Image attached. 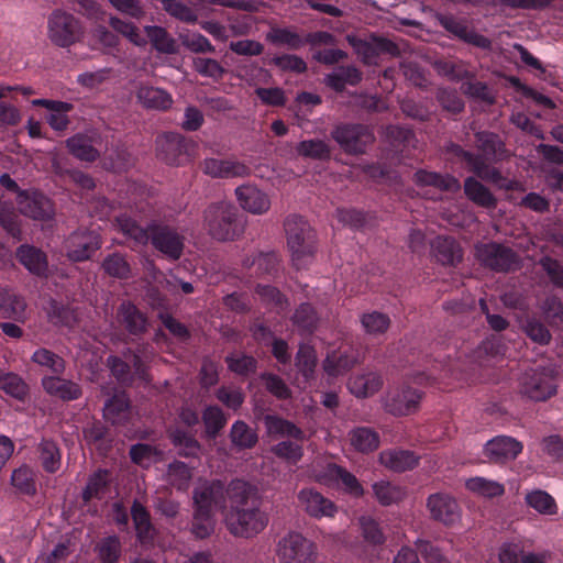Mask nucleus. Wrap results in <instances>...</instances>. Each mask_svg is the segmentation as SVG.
I'll list each match as a JSON object with an SVG mask.
<instances>
[{"label": "nucleus", "instance_id": "obj_43", "mask_svg": "<svg viewBox=\"0 0 563 563\" xmlns=\"http://www.w3.org/2000/svg\"><path fill=\"white\" fill-rule=\"evenodd\" d=\"M214 527L216 519L213 512L195 507L191 523L192 534L199 539L208 538L214 531Z\"/></svg>", "mask_w": 563, "mask_h": 563}, {"label": "nucleus", "instance_id": "obj_58", "mask_svg": "<svg viewBox=\"0 0 563 563\" xmlns=\"http://www.w3.org/2000/svg\"><path fill=\"white\" fill-rule=\"evenodd\" d=\"M104 272L115 278H129L131 267L123 255L113 253L107 256L102 263Z\"/></svg>", "mask_w": 563, "mask_h": 563}, {"label": "nucleus", "instance_id": "obj_47", "mask_svg": "<svg viewBox=\"0 0 563 563\" xmlns=\"http://www.w3.org/2000/svg\"><path fill=\"white\" fill-rule=\"evenodd\" d=\"M145 32L153 47L164 54H174L177 52L175 40L161 26H145Z\"/></svg>", "mask_w": 563, "mask_h": 563}, {"label": "nucleus", "instance_id": "obj_18", "mask_svg": "<svg viewBox=\"0 0 563 563\" xmlns=\"http://www.w3.org/2000/svg\"><path fill=\"white\" fill-rule=\"evenodd\" d=\"M224 494L227 489L220 481L201 482L194 490V506L213 512L214 508L223 503Z\"/></svg>", "mask_w": 563, "mask_h": 563}, {"label": "nucleus", "instance_id": "obj_49", "mask_svg": "<svg viewBox=\"0 0 563 563\" xmlns=\"http://www.w3.org/2000/svg\"><path fill=\"white\" fill-rule=\"evenodd\" d=\"M111 481V475L108 471L98 470L88 479L82 497L86 501L91 498H100L103 496L108 484Z\"/></svg>", "mask_w": 563, "mask_h": 563}, {"label": "nucleus", "instance_id": "obj_31", "mask_svg": "<svg viewBox=\"0 0 563 563\" xmlns=\"http://www.w3.org/2000/svg\"><path fill=\"white\" fill-rule=\"evenodd\" d=\"M131 515L136 531V537L142 543L153 542L156 530L151 522V516L143 505L134 501Z\"/></svg>", "mask_w": 563, "mask_h": 563}, {"label": "nucleus", "instance_id": "obj_40", "mask_svg": "<svg viewBox=\"0 0 563 563\" xmlns=\"http://www.w3.org/2000/svg\"><path fill=\"white\" fill-rule=\"evenodd\" d=\"M526 504L543 516H554L558 514V505L554 498L547 492L536 489L526 494Z\"/></svg>", "mask_w": 563, "mask_h": 563}, {"label": "nucleus", "instance_id": "obj_16", "mask_svg": "<svg viewBox=\"0 0 563 563\" xmlns=\"http://www.w3.org/2000/svg\"><path fill=\"white\" fill-rule=\"evenodd\" d=\"M523 445L518 440L507 437L498 435L487 441L484 446L485 456L494 463H504L515 460L521 452Z\"/></svg>", "mask_w": 563, "mask_h": 563}, {"label": "nucleus", "instance_id": "obj_21", "mask_svg": "<svg viewBox=\"0 0 563 563\" xmlns=\"http://www.w3.org/2000/svg\"><path fill=\"white\" fill-rule=\"evenodd\" d=\"M99 136L96 133H78L66 141L69 152L78 159L93 162L99 156L96 145Z\"/></svg>", "mask_w": 563, "mask_h": 563}, {"label": "nucleus", "instance_id": "obj_14", "mask_svg": "<svg viewBox=\"0 0 563 563\" xmlns=\"http://www.w3.org/2000/svg\"><path fill=\"white\" fill-rule=\"evenodd\" d=\"M347 42L365 64H375L382 53H396V46L384 37L373 36L371 40H362L354 35L346 36Z\"/></svg>", "mask_w": 563, "mask_h": 563}, {"label": "nucleus", "instance_id": "obj_37", "mask_svg": "<svg viewBox=\"0 0 563 563\" xmlns=\"http://www.w3.org/2000/svg\"><path fill=\"white\" fill-rule=\"evenodd\" d=\"M415 181L418 186H431L440 190L456 191L460 189V184L454 177L422 169L415 174Z\"/></svg>", "mask_w": 563, "mask_h": 563}, {"label": "nucleus", "instance_id": "obj_24", "mask_svg": "<svg viewBox=\"0 0 563 563\" xmlns=\"http://www.w3.org/2000/svg\"><path fill=\"white\" fill-rule=\"evenodd\" d=\"M190 142L179 134H165L157 139V148L163 158L169 164H179L183 153H187Z\"/></svg>", "mask_w": 563, "mask_h": 563}, {"label": "nucleus", "instance_id": "obj_9", "mask_svg": "<svg viewBox=\"0 0 563 563\" xmlns=\"http://www.w3.org/2000/svg\"><path fill=\"white\" fill-rule=\"evenodd\" d=\"M332 136L349 153H362L374 140L369 129L361 124L338 126Z\"/></svg>", "mask_w": 563, "mask_h": 563}, {"label": "nucleus", "instance_id": "obj_28", "mask_svg": "<svg viewBox=\"0 0 563 563\" xmlns=\"http://www.w3.org/2000/svg\"><path fill=\"white\" fill-rule=\"evenodd\" d=\"M136 98L147 109L166 110L173 104V98L167 91L152 86H140Z\"/></svg>", "mask_w": 563, "mask_h": 563}, {"label": "nucleus", "instance_id": "obj_8", "mask_svg": "<svg viewBox=\"0 0 563 563\" xmlns=\"http://www.w3.org/2000/svg\"><path fill=\"white\" fill-rule=\"evenodd\" d=\"M422 395L411 387L390 389L383 398L386 411L394 416H407L413 413L420 404Z\"/></svg>", "mask_w": 563, "mask_h": 563}, {"label": "nucleus", "instance_id": "obj_6", "mask_svg": "<svg viewBox=\"0 0 563 563\" xmlns=\"http://www.w3.org/2000/svg\"><path fill=\"white\" fill-rule=\"evenodd\" d=\"M47 34L55 45L68 47L80 38L82 31L75 16L56 11L48 18Z\"/></svg>", "mask_w": 563, "mask_h": 563}, {"label": "nucleus", "instance_id": "obj_46", "mask_svg": "<svg viewBox=\"0 0 563 563\" xmlns=\"http://www.w3.org/2000/svg\"><path fill=\"white\" fill-rule=\"evenodd\" d=\"M119 317L129 332L139 334L146 328L145 317L130 302H123L119 309Z\"/></svg>", "mask_w": 563, "mask_h": 563}, {"label": "nucleus", "instance_id": "obj_12", "mask_svg": "<svg viewBox=\"0 0 563 563\" xmlns=\"http://www.w3.org/2000/svg\"><path fill=\"white\" fill-rule=\"evenodd\" d=\"M298 501L302 510L314 519L332 518L338 512L334 503L313 488L299 490Z\"/></svg>", "mask_w": 563, "mask_h": 563}, {"label": "nucleus", "instance_id": "obj_35", "mask_svg": "<svg viewBox=\"0 0 563 563\" xmlns=\"http://www.w3.org/2000/svg\"><path fill=\"white\" fill-rule=\"evenodd\" d=\"M305 440L286 439L271 448V452L287 464L296 465L303 456Z\"/></svg>", "mask_w": 563, "mask_h": 563}, {"label": "nucleus", "instance_id": "obj_54", "mask_svg": "<svg viewBox=\"0 0 563 563\" xmlns=\"http://www.w3.org/2000/svg\"><path fill=\"white\" fill-rule=\"evenodd\" d=\"M109 23L115 32L122 34L134 45L144 46L146 44L145 37L141 34L140 29L135 24L123 21L117 16H111Z\"/></svg>", "mask_w": 563, "mask_h": 563}, {"label": "nucleus", "instance_id": "obj_13", "mask_svg": "<svg viewBox=\"0 0 563 563\" xmlns=\"http://www.w3.org/2000/svg\"><path fill=\"white\" fill-rule=\"evenodd\" d=\"M427 508L432 519L444 525L459 521L461 510L456 500L449 494L435 493L428 497Z\"/></svg>", "mask_w": 563, "mask_h": 563}, {"label": "nucleus", "instance_id": "obj_3", "mask_svg": "<svg viewBox=\"0 0 563 563\" xmlns=\"http://www.w3.org/2000/svg\"><path fill=\"white\" fill-rule=\"evenodd\" d=\"M205 228L219 241H231L244 231L236 208L230 202H218L209 206L203 212Z\"/></svg>", "mask_w": 563, "mask_h": 563}, {"label": "nucleus", "instance_id": "obj_33", "mask_svg": "<svg viewBox=\"0 0 563 563\" xmlns=\"http://www.w3.org/2000/svg\"><path fill=\"white\" fill-rule=\"evenodd\" d=\"M465 159L472 165L473 172L483 180L493 183L499 188H512V183L503 177L500 173L493 167L487 166L482 158H474L472 154L464 152Z\"/></svg>", "mask_w": 563, "mask_h": 563}, {"label": "nucleus", "instance_id": "obj_60", "mask_svg": "<svg viewBox=\"0 0 563 563\" xmlns=\"http://www.w3.org/2000/svg\"><path fill=\"white\" fill-rule=\"evenodd\" d=\"M202 420L206 427V433L211 438H214L227 423L224 413L217 406L207 407L203 411Z\"/></svg>", "mask_w": 563, "mask_h": 563}, {"label": "nucleus", "instance_id": "obj_56", "mask_svg": "<svg viewBox=\"0 0 563 563\" xmlns=\"http://www.w3.org/2000/svg\"><path fill=\"white\" fill-rule=\"evenodd\" d=\"M131 459L142 467H148L151 464L162 460V452L148 444H135L130 450Z\"/></svg>", "mask_w": 563, "mask_h": 563}, {"label": "nucleus", "instance_id": "obj_15", "mask_svg": "<svg viewBox=\"0 0 563 563\" xmlns=\"http://www.w3.org/2000/svg\"><path fill=\"white\" fill-rule=\"evenodd\" d=\"M235 197L240 207L252 214L261 216L271 209L269 196L254 185H241L235 189Z\"/></svg>", "mask_w": 563, "mask_h": 563}, {"label": "nucleus", "instance_id": "obj_44", "mask_svg": "<svg viewBox=\"0 0 563 563\" xmlns=\"http://www.w3.org/2000/svg\"><path fill=\"white\" fill-rule=\"evenodd\" d=\"M11 484L19 493L33 496L36 493L35 472L27 465H21L13 470Z\"/></svg>", "mask_w": 563, "mask_h": 563}, {"label": "nucleus", "instance_id": "obj_19", "mask_svg": "<svg viewBox=\"0 0 563 563\" xmlns=\"http://www.w3.org/2000/svg\"><path fill=\"white\" fill-rule=\"evenodd\" d=\"M202 170L213 178L245 177L250 168L235 159L207 158L203 161Z\"/></svg>", "mask_w": 563, "mask_h": 563}, {"label": "nucleus", "instance_id": "obj_42", "mask_svg": "<svg viewBox=\"0 0 563 563\" xmlns=\"http://www.w3.org/2000/svg\"><path fill=\"white\" fill-rule=\"evenodd\" d=\"M361 80V73L353 66L335 68L325 77V84L336 91L344 89L346 84L356 85Z\"/></svg>", "mask_w": 563, "mask_h": 563}, {"label": "nucleus", "instance_id": "obj_63", "mask_svg": "<svg viewBox=\"0 0 563 563\" xmlns=\"http://www.w3.org/2000/svg\"><path fill=\"white\" fill-rule=\"evenodd\" d=\"M97 549L99 558L103 563H114L121 553V544L117 537L103 539Z\"/></svg>", "mask_w": 563, "mask_h": 563}, {"label": "nucleus", "instance_id": "obj_32", "mask_svg": "<svg viewBox=\"0 0 563 563\" xmlns=\"http://www.w3.org/2000/svg\"><path fill=\"white\" fill-rule=\"evenodd\" d=\"M375 499L382 506H391L400 503L406 496V489L389 481L380 479L372 485Z\"/></svg>", "mask_w": 563, "mask_h": 563}, {"label": "nucleus", "instance_id": "obj_2", "mask_svg": "<svg viewBox=\"0 0 563 563\" xmlns=\"http://www.w3.org/2000/svg\"><path fill=\"white\" fill-rule=\"evenodd\" d=\"M119 230L140 244H145L151 239L155 249L172 260H178L184 249V238L175 230L157 224H150L146 229L140 227L135 220L128 216L117 217Z\"/></svg>", "mask_w": 563, "mask_h": 563}, {"label": "nucleus", "instance_id": "obj_51", "mask_svg": "<svg viewBox=\"0 0 563 563\" xmlns=\"http://www.w3.org/2000/svg\"><path fill=\"white\" fill-rule=\"evenodd\" d=\"M38 456L43 468L48 473H55L60 467V452L57 445L44 440L38 445Z\"/></svg>", "mask_w": 563, "mask_h": 563}, {"label": "nucleus", "instance_id": "obj_23", "mask_svg": "<svg viewBox=\"0 0 563 563\" xmlns=\"http://www.w3.org/2000/svg\"><path fill=\"white\" fill-rule=\"evenodd\" d=\"M264 424L267 434L273 439L306 440L305 432L300 428H298L295 423L277 416H265Z\"/></svg>", "mask_w": 563, "mask_h": 563}, {"label": "nucleus", "instance_id": "obj_57", "mask_svg": "<svg viewBox=\"0 0 563 563\" xmlns=\"http://www.w3.org/2000/svg\"><path fill=\"white\" fill-rule=\"evenodd\" d=\"M170 438L179 454L184 456H198L201 446L191 435L178 429L170 432Z\"/></svg>", "mask_w": 563, "mask_h": 563}, {"label": "nucleus", "instance_id": "obj_59", "mask_svg": "<svg viewBox=\"0 0 563 563\" xmlns=\"http://www.w3.org/2000/svg\"><path fill=\"white\" fill-rule=\"evenodd\" d=\"M73 109L68 102L58 101L54 108L48 111L46 121L55 131H65L69 124L67 113Z\"/></svg>", "mask_w": 563, "mask_h": 563}, {"label": "nucleus", "instance_id": "obj_25", "mask_svg": "<svg viewBox=\"0 0 563 563\" xmlns=\"http://www.w3.org/2000/svg\"><path fill=\"white\" fill-rule=\"evenodd\" d=\"M16 256L19 262L32 274L43 276L48 269L46 254L30 245H21L18 249Z\"/></svg>", "mask_w": 563, "mask_h": 563}, {"label": "nucleus", "instance_id": "obj_30", "mask_svg": "<svg viewBox=\"0 0 563 563\" xmlns=\"http://www.w3.org/2000/svg\"><path fill=\"white\" fill-rule=\"evenodd\" d=\"M379 462L394 472H405L418 464V457L406 450H386L379 454Z\"/></svg>", "mask_w": 563, "mask_h": 563}, {"label": "nucleus", "instance_id": "obj_36", "mask_svg": "<svg viewBox=\"0 0 563 563\" xmlns=\"http://www.w3.org/2000/svg\"><path fill=\"white\" fill-rule=\"evenodd\" d=\"M349 440L351 445L358 452L367 453L376 450L379 445V435L367 427H358L350 431Z\"/></svg>", "mask_w": 563, "mask_h": 563}, {"label": "nucleus", "instance_id": "obj_45", "mask_svg": "<svg viewBox=\"0 0 563 563\" xmlns=\"http://www.w3.org/2000/svg\"><path fill=\"white\" fill-rule=\"evenodd\" d=\"M464 191L468 199L478 206L485 208H493L496 206V199L490 191L473 177L465 180Z\"/></svg>", "mask_w": 563, "mask_h": 563}, {"label": "nucleus", "instance_id": "obj_48", "mask_svg": "<svg viewBox=\"0 0 563 563\" xmlns=\"http://www.w3.org/2000/svg\"><path fill=\"white\" fill-rule=\"evenodd\" d=\"M361 324L368 335L378 336L388 330L390 319L385 313L372 311L362 314Z\"/></svg>", "mask_w": 563, "mask_h": 563}, {"label": "nucleus", "instance_id": "obj_22", "mask_svg": "<svg viewBox=\"0 0 563 563\" xmlns=\"http://www.w3.org/2000/svg\"><path fill=\"white\" fill-rule=\"evenodd\" d=\"M383 386V378L376 372L356 374L350 377L347 388L357 398H367Z\"/></svg>", "mask_w": 563, "mask_h": 563}, {"label": "nucleus", "instance_id": "obj_55", "mask_svg": "<svg viewBox=\"0 0 563 563\" xmlns=\"http://www.w3.org/2000/svg\"><path fill=\"white\" fill-rule=\"evenodd\" d=\"M292 321L301 333H311L317 327L318 317L310 305L303 303L296 310Z\"/></svg>", "mask_w": 563, "mask_h": 563}, {"label": "nucleus", "instance_id": "obj_41", "mask_svg": "<svg viewBox=\"0 0 563 563\" xmlns=\"http://www.w3.org/2000/svg\"><path fill=\"white\" fill-rule=\"evenodd\" d=\"M165 479L178 490H187L192 479V470L184 462L175 461L168 465Z\"/></svg>", "mask_w": 563, "mask_h": 563}, {"label": "nucleus", "instance_id": "obj_53", "mask_svg": "<svg viewBox=\"0 0 563 563\" xmlns=\"http://www.w3.org/2000/svg\"><path fill=\"white\" fill-rule=\"evenodd\" d=\"M296 151L299 156L324 159L330 156V148L324 141L321 140H307L297 144Z\"/></svg>", "mask_w": 563, "mask_h": 563}, {"label": "nucleus", "instance_id": "obj_4", "mask_svg": "<svg viewBox=\"0 0 563 563\" xmlns=\"http://www.w3.org/2000/svg\"><path fill=\"white\" fill-rule=\"evenodd\" d=\"M285 231L292 263L299 268L313 255L314 233L309 223L296 214L286 219Z\"/></svg>", "mask_w": 563, "mask_h": 563}, {"label": "nucleus", "instance_id": "obj_62", "mask_svg": "<svg viewBox=\"0 0 563 563\" xmlns=\"http://www.w3.org/2000/svg\"><path fill=\"white\" fill-rule=\"evenodd\" d=\"M267 40L274 44L286 45L294 49L302 45L300 36L290 29H273L267 34Z\"/></svg>", "mask_w": 563, "mask_h": 563}, {"label": "nucleus", "instance_id": "obj_39", "mask_svg": "<svg viewBox=\"0 0 563 563\" xmlns=\"http://www.w3.org/2000/svg\"><path fill=\"white\" fill-rule=\"evenodd\" d=\"M26 308L25 300L15 292L7 289L0 290V314L4 318L20 319Z\"/></svg>", "mask_w": 563, "mask_h": 563}, {"label": "nucleus", "instance_id": "obj_20", "mask_svg": "<svg viewBox=\"0 0 563 563\" xmlns=\"http://www.w3.org/2000/svg\"><path fill=\"white\" fill-rule=\"evenodd\" d=\"M311 472L318 482L329 483L331 481H341L347 493L354 496H362L364 494V489L357 478L352 473L336 464H329L324 473L318 472L312 466Z\"/></svg>", "mask_w": 563, "mask_h": 563}, {"label": "nucleus", "instance_id": "obj_61", "mask_svg": "<svg viewBox=\"0 0 563 563\" xmlns=\"http://www.w3.org/2000/svg\"><path fill=\"white\" fill-rule=\"evenodd\" d=\"M32 361L37 365L44 366L56 374H60L65 369L63 358L47 349L36 350L32 355Z\"/></svg>", "mask_w": 563, "mask_h": 563}, {"label": "nucleus", "instance_id": "obj_50", "mask_svg": "<svg viewBox=\"0 0 563 563\" xmlns=\"http://www.w3.org/2000/svg\"><path fill=\"white\" fill-rule=\"evenodd\" d=\"M230 438L232 443L240 449H250L257 442L256 432L240 420L232 424Z\"/></svg>", "mask_w": 563, "mask_h": 563}, {"label": "nucleus", "instance_id": "obj_7", "mask_svg": "<svg viewBox=\"0 0 563 563\" xmlns=\"http://www.w3.org/2000/svg\"><path fill=\"white\" fill-rule=\"evenodd\" d=\"M475 256L483 265L495 271H509L518 264L516 254L509 247L496 243L477 245Z\"/></svg>", "mask_w": 563, "mask_h": 563}, {"label": "nucleus", "instance_id": "obj_34", "mask_svg": "<svg viewBox=\"0 0 563 563\" xmlns=\"http://www.w3.org/2000/svg\"><path fill=\"white\" fill-rule=\"evenodd\" d=\"M465 487L478 497L488 499L503 496L505 493V487L501 483L482 476L468 478L465 482Z\"/></svg>", "mask_w": 563, "mask_h": 563}, {"label": "nucleus", "instance_id": "obj_1", "mask_svg": "<svg viewBox=\"0 0 563 563\" xmlns=\"http://www.w3.org/2000/svg\"><path fill=\"white\" fill-rule=\"evenodd\" d=\"M229 507L223 510V523L235 538L251 539L268 523V516L252 500L251 486L241 479L232 481L227 488Z\"/></svg>", "mask_w": 563, "mask_h": 563}, {"label": "nucleus", "instance_id": "obj_52", "mask_svg": "<svg viewBox=\"0 0 563 563\" xmlns=\"http://www.w3.org/2000/svg\"><path fill=\"white\" fill-rule=\"evenodd\" d=\"M296 366L306 379L313 376L317 366V354L312 346L306 344L299 346L296 355Z\"/></svg>", "mask_w": 563, "mask_h": 563}, {"label": "nucleus", "instance_id": "obj_26", "mask_svg": "<svg viewBox=\"0 0 563 563\" xmlns=\"http://www.w3.org/2000/svg\"><path fill=\"white\" fill-rule=\"evenodd\" d=\"M132 410L124 393H118L108 399L103 407V417L112 424H123L130 420Z\"/></svg>", "mask_w": 563, "mask_h": 563}, {"label": "nucleus", "instance_id": "obj_29", "mask_svg": "<svg viewBox=\"0 0 563 563\" xmlns=\"http://www.w3.org/2000/svg\"><path fill=\"white\" fill-rule=\"evenodd\" d=\"M432 254L443 265H455L462 258L457 243L446 236H437L431 243Z\"/></svg>", "mask_w": 563, "mask_h": 563}, {"label": "nucleus", "instance_id": "obj_10", "mask_svg": "<svg viewBox=\"0 0 563 563\" xmlns=\"http://www.w3.org/2000/svg\"><path fill=\"white\" fill-rule=\"evenodd\" d=\"M520 391L532 400L542 401L555 393V387L548 373L533 369L521 376Z\"/></svg>", "mask_w": 563, "mask_h": 563}, {"label": "nucleus", "instance_id": "obj_11", "mask_svg": "<svg viewBox=\"0 0 563 563\" xmlns=\"http://www.w3.org/2000/svg\"><path fill=\"white\" fill-rule=\"evenodd\" d=\"M100 246V238L93 231H76L65 241L67 256L74 262L88 260Z\"/></svg>", "mask_w": 563, "mask_h": 563}, {"label": "nucleus", "instance_id": "obj_5", "mask_svg": "<svg viewBox=\"0 0 563 563\" xmlns=\"http://www.w3.org/2000/svg\"><path fill=\"white\" fill-rule=\"evenodd\" d=\"M279 563H314L316 544L298 532H289L277 544Z\"/></svg>", "mask_w": 563, "mask_h": 563}, {"label": "nucleus", "instance_id": "obj_64", "mask_svg": "<svg viewBox=\"0 0 563 563\" xmlns=\"http://www.w3.org/2000/svg\"><path fill=\"white\" fill-rule=\"evenodd\" d=\"M354 362L343 355L332 353L323 362V369L329 376H338L353 366Z\"/></svg>", "mask_w": 563, "mask_h": 563}, {"label": "nucleus", "instance_id": "obj_27", "mask_svg": "<svg viewBox=\"0 0 563 563\" xmlns=\"http://www.w3.org/2000/svg\"><path fill=\"white\" fill-rule=\"evenodd\" d=\"M42 385L47 394L63 400H74L81 395L78 384L58 376L44 377Z\"/></svg>", "mask_w": 563, "mask_h": 563}, {"label": "nucleus", "instance_id": "obj_38", "mask_svg": "<svg viewBox=\"0 0 563 563\" xmlns=\"http://www.w3.org/2000/svg\"><path fill=\"white\" fill-rule=\"evenodd\" d=\"M0 390L18 400H24L29 394V386L16 373L0 368Z\"/></svg>", "mask_w": 563, "mask_h": 563}, {"label": "nucleus", "instance_id": "obj_17", "mask_svg": "<svg viewBox=\"0 0 563 563\" xmlns=\"http://www.w3.org/2000/svg\"><path fill=\"white\" fill-rule=\"evenodd\" d=\"M18 206L21 213L34 220H48L54 216L51 200L38 192H20Z\"/></svg>", "mask_w": 563, "mask_h": 563}]
</instances>
